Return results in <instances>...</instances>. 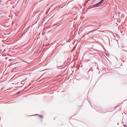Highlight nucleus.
<instances>
[{"label": "nucleus", "instance_id": "1", "mask_svg": "<svg viewBox=\"0 0 127 127\" xmlns=\"http://www.w3.org/2000/svg\"><path fill=\"white\" fill-rule=\"evenodd\" d=\"M104 0H101L99 2L95 5V7H97L99 6L100 4L102 3L104 1Z\"/></svg>", "mask_w": 127, "mask_h": 127}, {"label": "nucleus", "instance_id": "2", "mask_svg": "<svg viewBox=\"0 0 127 127\" xmlns=\"http://www.w3.org/2000/svg\"><path fill=\"white\" fill-rule=\"evenodd\" d=\"M38 115V117H39V118L43 119V116L42 115H40L39 114H36L35 115Z\"/></svg>", "mask_w": 127, "mask_h": 127}, {"label": "nucleus", "instance_id": "3", "mask_svg": "<svg viewBox=\"0 0 127 127\" xmlns=\"http://www.w3.org/2000/svg\"><path fill=\"white\" fill-rule=\"evenodd\" d=\"M32 84H32L31 83L30 84L29 86H30L31 85H32Z\"/></svg>", "mask_w": 127, "mask_h": 127}, {"label": "nucleus", "instance_id": "4", "mask_svg": "<svg viewBox=\"0 0 127 127\" xmlns=\"http://www.w3.org/2000/svg\"><path fill=\"white\" fill-rule=\"evenodd\" d=\"M0 1H1V0H0Z\"/></svg>", "mask_w": 127, "mask_h": 127}]
</instances>
